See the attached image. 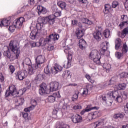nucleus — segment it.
I'll list each match as a JSON object with an SVG mask.
<instances>
[{"label": "nucleus", "instance_id": "obj_1", "mask_svg": "<svg viewBox=\"0 0 128 128\" xmlns=\"http://www.w3.org/2000/svg\"><path fill=\"white\" fill-rule=\"evenodd\" d=\"M102 100L106 104L110 103V105L113 102V100L118 102H122V95L119 94L117 90L108 92L106 96H103Z\"/></svg>", "mask_w": 128, "mask_h": 128}, {"label": "nucleus", "instance_id": "obj_2", "mask_svg": "<svg viewBox=\"0 0 128 128\" xmlns=\"http://www.w3.org/2000/svg\"><path fill=\"white\" fill-rule=\"evenodd\" d=\"M59 83L58 82H52L50 84V88H48V86L45 83H42L40 85L39 94L41 96L44 94H48L50 92L54 91H57L58 90Z\"/></svg>", "mask_w": 128, "mask_h": 128}, {"label": "nucleus", "instance_id": "obj_3", "mask_svg": "<svg viewBox=\"0 0 128 128\" xmlns=\"http://www.w3.org/2000/svg\"><path fill=\"white\" fill-rule=\"evenodd\" d=\"M35 63L32 64L31 68H28V74H33L36 72V70L40 68V64L44 63L45 58L44 56H38L37 58L35 59Z\"/></svg>", "mask_w": 128, "mask_h": 128}, {"label": "nucleus", "instance_id": "obj_4", "mask_svg": "<svg viewBox=\"0 0 128 128\" xmlns=\"http://www.w3.org/2000/svg\"><path fill=\"white\" fill-rule=\"evenodd\" d=\"M10 49L11 50L12 52L15 54V56L12 55L10 56H6V58L10 59V62H12L16 59L18 58V56L20 52V48L18 46H17V45H16L14 41H10Z\"/></svg>", "mask_w": 128, "mask_h": 128}, {"label": "nucleus", "instance_id": "obj_5", "mask_svg": "<svg viewBox=\"0 0 128 128\" xmlns=\"http://www.w3.org/2000/svg\"><path fill=\"white\" fill-rule=\"evenodd\" d=\"M8 91L6 92L5 96L6 97L10 96H14V97L19 98L23 96V94L25 92L22 90H20L17 92L16 86L14 85H12L8 87Z\"/></svg>", "mask_w": 128, "mask_h": 128}, {"label": "nucleus", "instance_id": "obj_6", "mask_svg": "<svg viewBox=\"0 0 128 128\" xmlns=\"http://www.w3.org/2000/svg\"><path fill=\"white\" fill-rule=\"evenodd\" d=\"M90 58H91L92 60H93L95 64H100V55L97 50H92V52L90 54Z\"/></svg>", "mask_w": 128, "mask_h": 128}, {"label": "nucleus", "instance_id": "obj_7", "mask_svg": "<svg viewBox=\"0 0 128 128\" xmlns=\"http://www.w3.org/2000/svg\"><path fill=\"white\" fill-rule=\"evenodd\" d=\"M28 74L26 70L18 71L14 73L15 78L19 80H23L24 79L26 78Z\"/></svg>", "mask_w": 128, "mask_h": 128}, {"label": "nucleus", "instance_id": "obj_8", "mask_svg": "<svg viewBox=\"0 0 128 128\" xmlns=\"http://www.w3.org/2000/svg\"><path fill=\"white\" fill-rule=\"evenodd\" d=\"M102 28L101 27H97V29L94 30V33H93V37L98 42H100L102 40Z\"/></svg>", "mask_w": 128, "mask_h": 128}, {"label": "nucleus", "instance_id": "obj_9", "mask_svg": "<svg viewBox=\"0 0 128 128\" xmlns=\"http://www.w3.org/2000/svg\"><path fill=\"white\" fill-rule=\"evenodd\" d=\"M24 22H25L24 18L20 17L19 18V19L14 20V22H13L14 24L12 26H14L18 28H22Z\"/></svg>", "mask_w": 128, "mask_h": 128}, {"label": "nucleus", "instance_id": "obj_10", "mask_svg": "<svg viewBox=\"0 0 128 128\" xmlns=\"http://www.w3.org/2000/svg\"><path fill=\"white\" fill-rule=\"evenodd\" d=\"M58 38L59 34L57 33H53L46 38V40H48V41L51 42L52 43H56V41L58 40Z\"/></svg>", "mask_w": 128, "mask_h": 128}, {"label": "nucleus", "instance_id": "obj_11", "mask_svg": "<svg viewBox=\"0 0 128 128\" xmlns=\"http://www.w3.org/2000/svg\"><path fill=\"white\" fill-rule=\"evenodd\" d=\"M72 58V54L68 52V57L67 58L68 60L64 62V68L68 69L71 66Z\"/></svg>", "mask_w": 128, "mask_h": 128}, {"label": "nucleus", "instance_id": "obj_12", "mask_svg": "<svg viewBox=\"0 0 128 128\" xmlns=\"http://www.w3.org/2000/svg\"><path fill=\"white\" fill-rule=\"evenodd\" d=\"M99 109L98 106H93L92 107V106L88 105L87 106L86 108L80 112L81 115H84L86 112H89L90 110H98Z\"/></svg>", "mask_w": 128, "mask_h": 128}, {"label": "nucleus", "instance_id": "obj_13", "mask_svg": "<svg viewBox=\"0 0 128 128\" xmlns=\"http://www.w3.org/2000/svg\"><path fill=\"white\" fill-rule=\"evenodd\" d=\"M56 96H57V98H60V94L58 92H56L54 93L53 95L48 96V102L50 103L54 102H56Z\"/></svg>", "mask_w": 128, "mask_h": 128}, {"label": "nucleus", "instance_id": "obj_14", "mask_svg": "<svg viewBox=\"0 0 128 128\" xmlns=\"http://www.w3.org/2000/svg\"><path fill=\"white\" fill-rule=\"evenodd\" d=\"M11 17L10 16L8 19L4 18L0 22V26H10L11 21Z\"/></svg>", "mask_w": 128, "mask_h": 128}, {"label": "nucleus", "instance_id": "obj_15", "mask_svg": "<svg viewBox=\"0 0 128 128\" xmlns=\"http://www.w3.org/2000/svg\"><path fill=\"white\" fill-rule=\"evenodd\" d=\"M72 122H74V124H78L82 122V117L78 114L73 115L72 117Z\"/></svg>", "mask_w": 128, "mask_h": 128}, {"label": "nucleus", "instance_id": "obj_16", "mask_svg": "<svg viewBox=\"0 0 128 128\" xmlns=\"http://www.w3.org/2000/svg\"><path fill=\"white\" fill-rule=\"evenodd\" d=\"M75 34L78 39H80L84 36V32L83 30L78 28L75 31Z\"/></svg>", "mask_w": 128, "mask_h": 128}, {"label": "nucleus", "instance_id": "obj_17", "mask_svg": "<svg viewBox=\"0 0 128 128\" xmlns=\"http://www.w3.org/2000/svg\"><path fill=\"white\" fill-rule=\"evenodd\" d=\"M88 46V44L84 39H80L79 40V47L82 50H85L86 48Z\"/></svg>", "mask_w": 128, "mask_h": 128}, {"label": "nucleus", "instance_id": "obj_18", "mask_svg": "<svg viewBox=\"0 0 128 128\" xmlns=\"http://www.w3.org/2000/svg\"><path fill=\"white\" fill-rule=\"evenodd\" d=\"M39 46H44L46 44H52L54 42H52L51 41H48V39H44V40H40L39 42H37Z\"/></svg>", "mask_w": 128, "mask_h": 128}, {"label": "nucleus", "instance_id": "obj_19", "mask_svg": "<svg viewBox=\"0 0 128 128\" xmlns=\"http://www.w3.org/2000/svg\"><path fill=\"white\" fill-rule=\"evenodd\" d=\"M122 40L120 38H117L115 40V50H118L119 48H122Z\"/></svg>", "mask_w": 128, "mask_h": 128}, {"label": "nucleus", "instance_id": "obj_20", "mask_svg": "<svg viewBox=\"0 0 128 128\" xmlns=\"http://www.w3.org/2000/svg\"><path fill=\"white\" fill-rule=\"evenodd\" d=\"M38 31V30H33L32 31L31 33H30V38L33 40H35L36 37L38 36L39 33Z\"/></svg>", "mask_w": 128, "mask_h": 128}, {"label": "nucleus", "instance_id": "obj_21", "mask_svg": "<svg viewBox=\"0 0 128 128\" xmlns=\"http://www.w3.org/2000/svg\"><path fill=\"white\" fill-rule=\"evenodd\" d=\"M46 18V19L47 22H48V24L51 26H52L56 21V18L53 16H47Z\"/></svg>", "mask_w": 128, "mask_h": 128}, {"label": "nucleus", "instance_id": "obj_22", "mask_svg": "<svg viewBox=\"0 0 128 128\" xmlns=\"http://www.w3.org/2000/svg\"><path fill=\"white\" fill-rule=\"evenodd\" d=\"M62 78L65 79H68L71 78V75L70 74V71L69 70H65L62 73Z\"/></svg>", "mask_w": 128, "mask_h": 128}, {"label": "nucleus", "instance_id": "obj_23", "mask_svg": "<svg viewBox=\"0 0 128 128\" xmlns=\"http://www.w3.org/2000/svg\"><path fill=\"white\" fill-rule=\"evenodd\" d=\"M114 119H121L123 120L124 118V113H118L117 114H114L113 116Z\"/></svg>", "mask_w": 128, "mask_h": 128}, {"label": "nucleus", "instance_id": "obj_24", "mask_svg": "<svg viewBox=\"0 0 128 128\" xmlns=\"http://www.w3.org/2000/svg\"><path fill=\"white\" fill-rule=\"evenodd\" d=\"M111 8V6L110 4H106L104 10V12L105 14H108Z\"/></svg>", "mask_w": 128, "mask_h": 128}, {"label": "nucleus", "instance_id": "obj_25", "mask_svg": "<svg viewBox=\"0 0 128 128\" xmlns=\"http://www.w3.org/2000/svg\"><path fill=\"white\" fill-rule=\"evenodd\" d=\"M126 84L125 83L119 84H118V90H124L126 89Z\"/></svg>", "mask_w": 128, "mask_h": 128}, {"label": "nucleus", "instance_id": "obj_26", "mask_svg": "<svg viewBox=\"0 0 128 128\" xmlns=\"http://www.w3.org/2000/svg\"><path fill=\"white\" fill-rule=\"evenodd\" d=\"M99 112L98 111H95L94 112H92L90 114V116H92V119H96V118L98 116Z\"/></svg>", "mask_w": 128, "mask_h": 128}, {"label": "nucleus", "instance_id": "obj_27", "mask_svg": "<svg viewBox=\"0 0 128 128\" xmlns=\"http://www.w3.org/2000/svg\"><path fill=\"white\" fill-rule=\"evenodd\" d=\"M122 54H126L128 52V46L126 44H122V50H121Z\"/></svg>", "mask_w": 128, "mask_h": 128}, {"label": "nucleus", "instance_id": "obj_28", "mask_svg": "<svg viewBox=\"0 0 128 128\" xmlns=\"http://www.w3.org/2000/svg\"><path fill=\"white\" fill-rule=\"evenodd\" d=\"M104 124V122L102 120L100 121H98L96 122H94L92 126H94V128H96L98 126H103Z\"/></svg>", "mask_w": 128, "mask_h": 128}, {"label": "nucleus", "instance_id": "obj_29", "mask_svg": "<svg viewBox=\"0 0 128 128\" xmlns=\"http://www.w3.org/2000/svg\"><path fill=\"white\" fill-rule=\"evenodd\" d=\"M14 102L16 104L17 106H18L20 105H22L24 102V98H19L18 100L16 99L14 100Z\"/></svg>", "mask_w": 128, "mask_h": 128}, {"label": "nucleus", "instance_id": "obj_30", "mask_svg": "<svg viewBox=\"0 0 128 128\" xmlns=\"http://www.w3.org/2000/svg\"><path fill=\"white\" fill-rule=\"evenodd\" d=\"M58 6H60L62 10H64L66 7V4L64 2H58Z\"/></svg>", "mask_w": 128, "mask_h": 128}, {"label": "nucleus", "instance_id": "obj_31", "mask_svg": "<svg viewBox=\"0 0 128 128\" xmlns=\"http://www.w3.org/2000/svg\"><path fill=\"white\" fill-rule=\"evenodd\" d=\"M24 63H25L26 64L30 66V67H28V68H31L32 66V62H31V60H30V58H25V60H24Z\"/></svg>", "mask_w": 128, "mask_h": 128}, {"label": "nucleus", "instance_id": "obj_32", "mask_svg": "<svg viewBox=\"0 0 128 128\" xmlns=\"http://www.w3.org/2000/svg\"><path fill=\"white\" fill-rule=\"evenodd\" d=\"M82 22L84 24H86L88 25L92 24L93 22L91 20H88V18H84L82 20Z\"/></svg>", "mask_w": 128, "mask_h": 128}, {"label": "nucleus", "instance_id": "obj_33", "mask_svg": "<svg viewBox=\"0 0 128 128\" xmlns=\"http://www.w3.org/2000/svg\"><path fill=\"white\" fill-rule=\"evenodd\" d=\"M110 36V31L108 29H106L104 31V36L106 38H108Z\"/></svg>", "mask_w": 128, "mask_h": 128}, {"label": "nucleus", "instance_id": "obj_34", "mask_svg": "<svg viewBox=\"0 0 128 128\" xmlns=\"http://www.w3.org/2000/svg\"><path fill=\"white\" fill-rule=\"evenodd\" d=\"M45 76L44 74H38L37 76V77L36 78V80L38 81L43 80Z\"/></svg>", "mask_w": 128, "mask_h": 128}, {"label": "nucleus", "instance_id": "obj_35", "mask_svg": "<svg viewBox=\"0 0 128 128\" xmlns=\"http://www.w3.org/2000/svg\"><path fill=\"white\" fill-rule=\"evenodd\" d=\"M72 106V105H68V103L64 102L62 104V109L66 110H72L70 108V106Z\"/></svg>", "mask_w": 128, "mask_h": 128}, {"label": "nucleus", "instance_id": "obj_36", "mask_svg": "<svg viewBox=\"0 0 128 128\" xmlns=\"http://www.w3.org/2000/svg\"><path fill=\"white\" fill-rule=\"evenodd\" d=\"M60 70H58L56 69V67H52L51 68V72L52 74H57Z\"/></svg>", "mask_w": 128, "mask_h": 128}, {"label": "nucleus", "instance_id": "obj_37", "mask_svg": "<svg viewBox=\"0 0 128 128\" xmlns=\"http://www.w3.org/2000/svg\"><path fill=\"white\" fill-rule=\"evenodd\" d=\"M108 42H104L102 43V48H100L101 50H108Z\"/></svg>", "mask_w": 128, "mask_h": 128}, {"label": "nucleus", "instance_id": "obj_38", "mask_svg": "<svg viewBox=\"0 0 128 128\" xmlns=\"http://www.w3.org/2000/svg\"><path fill=\"white\" fill-rule=\"evenodd\" d=\"M44 73H45L46 74H47L48 76H50V75L51 74V72H50V68H48V66H47L46 67H45V68H44Z\"/></svg>", "mask_w": 128, "mask_h": 128}, {"label": "nucleus", "instance_id": "obj_39", "mask_svg": "<svg viewBox=\"0 0 128 128\" xmlns=\"http://www.w3.org/2000/svg\"><path fill=\"white\" fill-rule=\"evenodd\" d=\"M2 54H4V56L6 57H10V56H12V55H11V53H10L8 48V50H7L6 51H4L2 52Z\"/></svg>", "mask_w": 128, "mask_h": 128}, {"label": "nucleus", "instance_id": "obj_40", "mask_svg": "<svg viewBox=\"0 0 128 128\" xmlns=\"http://www.w3.org/2000/svg\"><path fill=\"white\" fill-rule=\"evenodd\" d=\"M8 70H10V72L12 74L14 73L16 70V68H14V66L12 64L8 65Z\"/></svg>", "mask_w": 128, "mask_h": 128}, {"label": "nucleus", "instance_id": "obj_41", "mask_svg": "<svg viewBox=\"0 0 128 128\" xmlns=\"http://www.w3.org/2000/svg\"><path fill=\"white\" fill-rule=\"evenodd\" d=\"M80 93L78 91L77 92H75L74 95H73L72 97V101L77 100L78 98V94Z\"/></svg>", "mask_w": 128, "mask_h": 128}, {"label": "nucleus", "instance_id": "obj_42", "mask_svg": "<svg viewBox=\"0 0 128 128\" xmlns=\"http://www.w3.org/2000/svg\"><path fill=\"white\" fill-rule=\"evenodd\" d=\"M54 14H52L50 16H54V18H58V16H62V13H60V12H54Z\"/></svg>", "mask_w": 128, "mask_h": 128}, {"label": "nucleus", "instance_id": "obj_43", "mask_svg": "<svg viewBox=\"0 0 128 128\" xmlns=\"http://www.w3.org/2000/svg\"><path fill=\"white\" fill-rule=\"evenodd\" d=\"M22 117H24V119L26 120H31V117L28 116V113L24 112L22 114Z\"/></svg>", "mask_w": 128, "mask_h": 128}, {"label": "nucleus", "instance_id": "obj_44", "mask_svg": "<svg viewBox=\"0 0 128 128\" xmlns=\"http://www.w3.org/2000/svg\"><path fill=\"white\" fill-rule=\"evenodd\" d=\"M46 12H48V10L46 8L38 10V14L39 15H40L41 14H46Z\"/></svg>", "mask_w": 128, "mask_h": 128}, {"label": "nucleus", "instance_id": "obj_45", "mask_svg": "<svg viewBox=\"0 0 128 128\" xmlns=\"http://www.w3.org/2000/svg\"><path fill=\"white\" fill-rule=\"evenodd\" d=\"M46 18H39L38 20V22L39 24H44L45 23Z\"/></svg>", "mask_w": 128, "mask_h": 128}, {"label": "nucleus", "instance_id": "obj_46", "mask_svg": "<svg viewBox=\"0 0 128 128\" xmlns=\"http://www.w3.org/2000/svg\"><path fill=\"white\" fill-rule=\"evenodd\" d=\"M118 6H119L118 2L116 1H114L112 2V8H116Z\"/></svg>", "mask_w": 128, "mask_h": 128}, {"label": "nucleus", "instance_id": "obj_47", "mask_svg": "<svg viewBox=\"0 0 128 128\" xmlns=\"http://www.w3.org/2000/svg\"><path fill=\"white\" fill-rule=\"evenodd\" d=\"M16 28L17 27L15 26L14 25L10 26V27H8V31H10L11 32H14V30H16Z\"/></svg>", "mask_w": 128, "mask_h": 128}, {"label": "nucleus", "instance_id": "obj_48", "mask_svg": "<svg viewBox=\"0 0 128 128\" xmlns=\"http://www.w3.org/2000/svg\"><path fill=\"white\" fill-rule=\"evenodd\" d=\"M121 19L122 20V22H128V16L126 15L121 16Z\"/></svg>", "mask_w": 128, "mask_h": 128}, {"label": "nucleus", "instance_id": "obj_49", "mask_svg": "<svg viewBox=\"0 0 128 128\" xmlns=\"http://www.w3.org/2000/svg\"><path fill=\"white\" fill-rule=\"evenodd\" d=\"M126 24L128 25V22H121L119 26L121 29L123 28V26H124Z\"/></svg>", "mask_w": 128, "mask_h": 128}, {"label": "nucleus", "instance_id": "obj_50", "mask_svg": "<svg viewBox=\"0 0 128 128\" xmlns=\"http://www.w3.org/2000/svg\"><path fill=\"white\" fill-rule=\"evenodd\" d=\"M56 128H70V126L67 124H61L60 126L56 127Z\"/></svg>", "mask_w": 128, "mask_h": 128}, {"label": "nucleus", "instance_id": "obj_51", "mask_svg": "<svg viewBox=\"0 0 128 128\" xmlns=\"http://www.w3.org/2000/svg\"><path fill=\"white\" fill-rule=\"evenodd\" d=\"M52 10L53 12H58V7L56 5H54L52 7Z\"/></svg>", "mask_w": 128, "mask_h": 128}, {"label": "nucleus", "instance_id": "obj_52", "mask_svg": "<svg viewBox=\"0 0 128 128\" xmlns=\"http://www.w3.org/2000/svg\"><path fill=\"white\" fill-rule=\"evenodd\" d=\"M85 77L87 78V80H88V82H90L92 84H93L94 82V81L92 80L91 76H88V74H86Z\"/></svg>", "mask_w": 128, "mask_h": 128}, {"label": "nucleus", "instance_id": "obj_53", "mask_svg": "<svg viewBox=\"0 0 128 128\" xmlns=\"http://www.w3.org/2000/svg\"><path fill=\"white\" fill-rule=\"evenodd\" d=\"M128 91H126L124 92V94L122 95V98H124V100H126L128 98Z\"/></svg>", "mask_w": 128, "mask_h": 128}, {"label": "nucleus", "instance_id": "obj_54", "mask_svg": "<svg viewBox=\"0 0 128 128\" xmlns=\"http://www.w3.org/2000/svg\"><path fill=\"white\" fill-rule=\"evenodd\" d=\"M115 56L118 58V59H120L122 57V53L120 52H117L115 53Z\"/></svg>", "mask_w": 128, "mask_h": 128}, {"label": "nucleus", "instance_id": "obj_55", "mask_svg": "<svg viewBox=\"0 0 128 128\" xmlns=\"http://www.w3.org/2000/svg\"><path fill=\"white\" fill-rule=\"evenodd\" d=\"M30 46L32 48H35L36 46H40L38 42H31Z\"/></svg>", "mask_w": 128, "mask_h": 128}, {"label": "nucleus", "instance_id": "obj_56", "mask_svg": "<svg viewBox=\"0 0 128 128\" xmlns=\"http://www.w3.org/2000/svg\"><path fill=\"white\" fill-rule=\"evenodd\" d=\"M88 90L87 88H84V91L82 92V96H86L88 95Z\"/></svg>", "mask_w": 128, "mask_h": 128}, {"label": "nucleus", "instance_id": "obj_57", "mask_svg": "<svg viewBox=\"0 0 128 128\" xmlns=\"http://www.w3.org/2000/svg\"><path fill=\"white\" fill-rule=\"evenodd\" d=\"M33 108L32 107V106L28 108H26L25 109H24V112H30V110H32Z\"/></svg>", "mask_w": 128, "mask_h": 128}, {"label": "nucleus", "instance_id": "obj_58", "mask_svg": "<svg viewBox=\"0 0 128 128\" xmlns=\"http://www.w3.org/2000/svg\"><path fill=\"white\" fill-rule=\"evenodd\" d=\"M72 108L73 110H80L82 108V106L78 105L73 106Z\"/></svg>", "mask_w": 128, "mask_h": 128}, {"label": "nucleus", "instance_id": "obj_59", "mask_svg": "<svg viewBox=\"0 0 128 128\" xmlns=\"http://www.w3.org/2000/svg\"><path fill=\"white\" fill-rule=\"evenodd\" d=\"M56 68V70H58L60 72H62V70H63V67L60 66V65H58Z\"/></svg>", "mask_w": 128, "mask_h": 128}, {"label": "nucleus", "instance_id": "obj_60", "mask_svg": "<svg viewBox=\"0 0 128 128\" xmlns=\"http://www.w3.org/2000/svg\"><path fill=\"white\" fill-rule=\"evenodd\" d=\"M121 33H123L124 34H128V27L124 28V30H122V32Z\"/></svg>", "mask_w": 128, "mask_h": 128}, {"label": "nucleus", "instance_id": "obj_61", "mask_svg": "<svg viewBox=\"0 0 128 128\" xmlns=\"http://www.w3.org/2000/svg\"><path fill=\"white\" fill-rule=\"evenodd\" d=\"M0 80L1 82L4 81V76L2 73H0Z\"/></svg>", "mask_w": 128, "mask_h": 128}, {"label": "nucleus", "instance_id": "obj_62", "mask_svg": "<svg viewBox=\"0 0 128 128\" xmlns=\"http://www.w3.org/2000/svg\"><path fill=\"white\" fill-rule=\"evenodd\" d=\"M72 24L73 26H76L78 24V21L76 20H72Z\"/></svg>", "mask_w": 128, "mask_h": 128}, {"label": "nucleus", "instance_id": "obj_63", "mask_svg": "<svg viewBox=\"0 0 128 128\" xmlns=\"http://www.w3.org/2000/svg\"><path fill=\"white\" fill-rule=\"evenodd\" d=\"M106 52V50H100V54H102V56H104Z\"/></svg>", "mask_w": 128, "mask_h": 128}, {"label": "nucleus", "instance_id": "obj_64", "mask_svg": "<svg viewBox=\"0 0 128 128\" xmlns=\"http://www.w3.org/2000/svg\"><path fill=\"white\" fill-rule=\"evenodd\" d=\"M59 109L58 108H54V110H53V114H58V112H59Z\"/></svg>", "mask_w": 128, "mask_h": 128}]
</instances>
